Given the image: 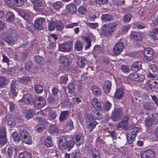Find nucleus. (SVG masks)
Instances as JSON below:
<instances>
[{
    "mask_svg": "<svg viewBox=\"0 0 158 158\" xmlns=\"http://www.w3.org/2000/svg\"><path fill=\"white\" fill-rule=\"evenodd\" d=\"M152 120L154 123L156 124L158 122V114L154 113L152 114Z\"/></svg>",
    "mask_w": 158,
    "mask_h": 158,
    "instance_id": "0e129e2a",
    "label": "nucleus"
},
{
    "mask_svg": "<svg viewBox=\"0 0 158 158\" xmlns=\"http://www.w3.org/2000/svg\"><path fill=\"white\" fill-rule=\"evenodd\" d=\"M111 107V104L110 102L108 101L105 102L103 104V108L104 110H108L110 109Z\"/></svg>",
    "mask_w": 158,
    "mask_h": 158,
    "instance_id": "864d4df0",
    "label": "nucleus"
},
{
    "mask_svg": "<svg viewBox=\"0 0 158 158\" xmlns=\"http://www.w3.org/2000/svg\"><path fill=\"white\" fill-rule=\"evenodd\" d=\"M132 16L131 14H127L124 16L123 19L124 21L129 22L132 18Z\"/></svg>",
    "mask_w": 158,
    "mask_h": 158,
    "instance_id": "4d7b16f0",
    "label": "nucleus"
},
{
    "mask_svg": "<svg viewBox=\"0 0 158 158\" xmlns=\"http://www.w3.org/2000/svg\"><path fill=\"white\" fill-rule=\"evenodd\" d=\"M3 40L8 44L13 45L17 40L16 31L15 30L10 29L3 35Z\"/></svg>",
    "mask_w": 158,
    "mask_h": 158,
    "instance_id": "f03ea898",
    "label": "nucleus"
},
{
    "mask_svg": "<svg viewBox=\"0 0 158 158\" xmlns=\"http://www.w3.org/2000/svg\"><path fill=\"white\" fill-rule=\"evenodd\" d=\"M81 154L78 151H76L71 154V158H80Z\"/></svg>",
    "mask_w": 158,
    "mask_h": 158,
    "instance_id": "bf43d9fd",
    "label": "nucleus"
},
{
    "mask_svg": "<svg viewBox=\"0 0 158 158\" xmlns=\"http://www.w3.org/2000/svg\"><path fill=\"white\" fill-rule=\"evenodd\" d=\"M129 120V117L127 115H125L123 119L121 122L119 123L117 125L118 128L126 127L127 125V122Z\"/></svg>",
    "mask_w": 158,
    "mask_h": 158,
    "instance_id": "aec40b11",
    "label": "nucleus"
},
{
    "mask_svg": "<svg viewBox=\"0 0 158 158\" xmlns=\"http://www.w3.org/2000/svg\"><path fill=\"white\" fill-rule=\"evenodd\" d=\"M136 136L135 135L129 133L127 134V142L129 144L131 143L134 140Z\"/></svg>",
    "mask_w": 158,
    "mask_h": 158,
    "instance_id": "c9c22d12",
    "label": "nucleus"
},
{
    "mask_svg": "<svg viewBox=\"0 0 158 158\" xmlns=\"http://www.w3.org/2000/svg\"><path fill=\"white\" fill-rule=\"evenodd\" d=\"M116 26V23L115 22H111L108 24H104L102 27V31L105 35H108L113 31Z\"/></svg>",
    "mask_w": 158,
    "mask_h": 158,
    "instance_id": "7ed1b4c3",
    "label": "nucleus"
},
{
    "mask_svg": "<svg viewBox=\"0 0 158 158\" xmlns=\"http://www.w3.org/2000/svg\"><path fill=\"white\" fill-rule=\"evenodd\" d=\"M34 104L35 106L38 107L42 108L45 105L46 102L42 97L37 96L35 97Z\"/></svg>",
    "mask_w": 158,
    "mask_h": 158,
    "instance_id": "0eeeda50",
    "label": "nucleus"
},
{
    "mask_svg": "<svg viewBox=\"0 0 158 158\" xmlns=\"http://www.w3.org/2000/svg\"><path fill=\"white\" fill-rule=\"evenodd\" d=\"M86 7L84 6H80L78 9V12L81 14H83L86 12Z\"/></svg>",
    "mask_w": 158,
    "mask_h": 158,
    "instance_id": "6e6d98bb",
    "label": "nucleus"
},
{
    "mask_svg": "<svg viewBox=\"0 0 158 158\" xmlns=\"http://www.w3.org/2000/svg\"><path fill=\"white\" fill-rule=\"evenodd\" d=\"M22 141L28 144H31L32 143V140L31 137L30 135L22 139Z\"/></svg>",
    "mask_w": 158,
    "mask_h": 158,
    "instance_id": "603ef678",
    "label": "nucleus"
},
{
    "mask_svg": "<svg viewBox=\"0 0 158 158\" xmlns=\"http://www.w3.org/2000/svg\"><path fill=\"white\" fill-rule=\"evenodd\" d=\"M5 121L6 123L10 127H13L15 125V122L13 119V116L9 114L7 115L5 118Z\"/></svg>",
    "mask_w": 158,
    "mask_h": 158,
    "instance_id": "f8f14e48",
    "label": "nucleus"
},
{
    "mask_svg": "<svg viewBox=\"0 0 158 158\" xmlns=\"http://www.w3.org/2000/svg\"><path fill=\"white\" fill-rule=\"evenodd\" d=\"M11 138L13 141L16 143H18L20 141V137L19 134L16 132H15L12 133Z\"/></svg>",
    "mask_w": 158,
    "mask_h": 158,
    "instance_id": "2f4dec72",
    "label": "nucleus"
},
{
    "mask_svg": "<svg viewBox=\"0 0 158 158\" xmlns=\"http://www.w3.org/2000/svg\"><path fill=\"white\" fill-rule=\"evenodd\" d=\"M124 94V91L122 87H117L114 95V99L119 100L123 98Z\"/></svg>",
    "mask_w": 158,
    "mask_h": 158,
    "instance_id": "423d86ee",
    "label": "nucleus"
},
{
    "mask_svg": "<svg viewBox=\"0 0 158 158\" xmlns=\"http://www.w3.org/2000/svg\"><path fill=\"white\" fill-rule=\"evenodd\" d=\"M130 36L131 38L134 40L140 41L142 39V36L139 32L133 31L131 33Z\"/></svg>",
    "mask_w": 158,
    "mask_h": 158,
    "instance_id": "5701e85b",
    "label": "nucleus"
},
{
    "mask_svg": "<svg viewBox=\"0 0 158 158\" xmlns=\"http://www.w3.org/2000/svg\"><path fill=\"white\" fill-rule=\"evenodd\" d=\"M45 126L43 124H39L37 125L35 127V131L39 132H41L45 129Z\"/></svg>",
    "mask_w": 158,
    "mask_h": 158,
    "instance_id": "a19ab883",
    "label": "nucleus"
},
{
    "mask_svg": "<svg viewBox=\"0 0 158 158\" xmlns=\"http://www.w3.org/2000/svg\"><path fill=\"white\" fill-rule=\"evenodd\" d=\"M34 89L37 93L40 94L42 92L43 88L41 85H37L35 86Z\"/></svg>",
    "mask_w": 158,
    "mask_h": 158,
    "instance_id": "5fc2aeb1",
    "label": "nucleus"
},
{
    "mask_svg": "<svg viewBox=\"0 0 158 158\" xmlns=\"http://www.w3.org/2000/svg\"><path fill=\"white\" fill-rule=\"evenodd\" d=\"M30 81L29 78L27 77H23L18 79V81L22 84H26Z\"/></svg>",
    "mask_w": 158,
    "mask_h": 158,
    "instance_id": "a18cd8bd",
    "label": "nucleus"
},
{
    "mask_svg": "<svg viewBox=\"0 0 158 158\" xmlns=\"http://www.w3.org/2000/svg\"><path fill=\"white\" fill-rule=\"evenodd\" d=\"M32 100V97L30 94H26L23 97V101L26 104L30 103L31 102Z\"/></svg>",
    "mask_w": 158,
    "mask_h": 158,
    "instance_id": "393cba45",
    "label": "nucleus"
},
{
    "mask_svg": "<svg viewBox=\"0 0 158 158\" xmlns=\"http://www.w3.org/2000/svg\"><path fill=\"white\" fill-rule=\"evenodd\" d=\"M139 131V128L137 127H135L132 128L131 131L129 133L132 134L133 135H135L136 136V134Z\"/></svg>",
    "mask_w": 158,
    "mask_h": 158,
    "instance_id": "13d9d810",
    "label": "nucleus"
},
{
    "mask_svg": "<svg viewBox=\"0 0 158 158\" xmlns=\"http://www.w3.org/2000/svg\"><path fill=\"white\" fill-rule=\"evenodd\" d=\"M143 107L146 110L151 111L154 109L152 104L150 103H145L143 104Z\"/></svg>",
    "mask_w": 158,
    "mask_h": 158,
    "instance_id": "c756f323",
    "label": "nucleus"
},
{
    "mask_svg": "<svg viewBox=\"0 0 158 158\" xmlns=\"http://www.w3.org/2000/svg\"><path fill=\"white\" fill-rule=\"evenodd\" d=\"M91 114L94 118L99 119L101 118V116L100 113L96 110H93L91 112Z\"/></svg>",
    "mask_w": 158,
    "mask_h": 158,
    "instance_id": "ea45409f",
    "label": "nucleus"
},
{
    "mask_svg": "<svg viewBox=\"0 0 158 158\" xmlns=\"http://www.w3.org/2000/svg\"><path fill=\"white\" fill-rule=\"evenodd\" d=\"M25 28L30 31H31L33 29L34 26L31 20L26 22L25 24Z\"/></svg>",
    "mask_w": 158,
    "mask_h": 158,
    "instance_id": "473e14b6",
    "label": "nucleus"
},
{
    "mask_svg": "<svg viewBox=\"0 0 158 158\" xmlns=\"http://www.w3.org/2000/svg\"><path fill=\"white\" fill-rule=\"evenodd\" d=\"M56 27L58 30H62L64 27V25L59 20L56 21Z\"/></svg>",
    "mask_w": 158,
    "mask_h": 158,
    "instance_id": "de8ad7c7",
    "label": "nucleus"
},
{
    "mask_svg": "<svg viewBox=\"0 0 158 158\" xmlns=\"http://www.w3.org/2000/svg\"><path fill=\"white\" fill-rule=\"evenodd\" d=\"M35 60L37 63L41 65L44 64V59L41 56H36Z\"/></svg>",
    "mask_w": 158,
    "mask_h": 158,
    "instance_id": "3c124183",
    "label": "nucleus"
},
{
    "mask_svg": "<svg viewBox=\"0 0 158 158\" xmlns=\"http://www.w3.org/2000/svg\"><path fill=\"white\" fill-rule=\"evenodd\" d=\"M124 47L123 44L120 42L117 43L113 48V53L116 55L119 54L122 51Z\"/></svg>",
    "mask_w": 158,
    "mask_h": 158,
    "instance_id": "9d476101",
    "label": "nucleus"
},
{
    "mask_svg": "<svg viewBox=\"0 0 158 158\" xmlns=\"http://www.w3.org/2000/svg\"><path fill=\"white\" fill-rule=\"evenodd\" d=\"M20 158H32V155L29 152H21L19 154Z\"/></svg>",
    "mask_w": 158,
    "mask_h": 158,
    "instance_id": "c85d7f7f",
    "label": "nucleus"
},
{
    "mask_svg": "<svg viewBox=\"0 0 158 158\" xmlns=\"http://www.w3.org/2000/svg\"><path fill=\"white\" fill-rule=\"evenodd\" d=\"M144 55L147 60H151L153 59V51L150 48H147L144 50Z\"/></svg>",
    "mask_w": 158,
    "mask_h": 158,
    "instance_id": "4468645a",
    "label": "nucleus"
},
{
    "mask_svg": "<svg viewBox=\"0 0 158 158\" xmlns=\"http://www.w3.org/2000/svg\"><path fill=\"white\" fill-rule=\"evenodd\" d=\"M121 69L122 71L125 73H128L130 70L129 67L127 65H123Z\"/></svg>",
    "mask_w": 158,
    "mask_h": 158,
    "instance_id": "e2e57ef3",
    "label": "nucleus"
},
{
    "mask_svg": "<svg viewBox=\"0 0 158 158\" xmlns=\"http://www.w3.org/2000/svg\"><path fill=\"white\" fill-rule=\"evenodd\" d=\"M87 150L93 158H100L98 152L94 148H89Z\"/></svg>",
    "mask_w": 158,
    "mask_h": 158,
    "instance_id": "4be33fe9",
    "label": "nucleus"
},
{
    "mask_svg": "<svg viewBox=\"0 0 158 158\" xmlns=\"http://www.w3.org/2000/svg\"><path fill=\"white\" fill-rule=\"evenodd\" d=\"M142 63L141 61L135 62L131 66L132 69L135 71H137L141 67Z\"/></svg>",
    "mask_w": 158,
    "mask_h": 158,
    "instance_id": "a878e982",
    "label": "nucleus"
},
{
    "mask_svg": "<svg viewBox=\"0 0 158 158\" xmlns=\"http://www.w3.org/2000/svg\"><path fill=\"white\" fill-rule=\"evenodd\" d=\"M91 103L94 107L96 109L99 110H102V107L100 103L96 99H92Z\"/></svg>",
    "mask_w": 158,
    "mask_h": 158,
    "instance_id": "f3484780",
    "label": "nucleus"
},
{
    "mask_svg": "<svg viewBox=\"0 0 158 158\" xmlns=\"http://www.w3.org/2000/svg\"><path fill=\"white\" fill-rule=\"evenodd\" d=\"M62 6V3L60 1H58L55 2L53 4V7L56 9H60Z\"/></svg>",
    "mask_w": 158,
    "mask_h": 158,
    "instance_id": "680f3d73",
    "label": "nucleus"
},
{
    "mask_svg": "<svg viewBox=\"0 0 158 158\" xmlns=\"http://www.w3.org/2000/svg\"><path fill=\"white\" fill-rule=\"evenodd\" d=\"M145 123L146 125L148 127H150L154 123L152 118L150 117H148L146 118Z\"/></svg>",
    "mask_w": 158,
    "mask_h": 158,
    "instance_id": "37998d69",
    "label": "nucleus"
},
{
    "mask_svg": "<svg viewBox=\"0 0 158 158\" xmlns=\"http://www.w3.org/2000/svg\"><path fill=\"white\" fill-rule=\"evenodd\" d=\"M92 91L93 93L95 95L99 96L101 94L100 89L97 86H93L92 88Z\"/></svg>",
    "mask_w": 158,
    "mask_h": 158,
    "instance_id": "79ce46f5",
    "label": "nucleus"
},
{
    "mask_svg": "<svg viewBox=\"0 0 158 158\" xmlns=\"http://www.w3.org/2000/svg\"><path fill=\"white\" fill-rule=\"evenodd\" d=\"M69 113L68 111H64L62 112L60 115V121L62 122L66 120L69 117Z\"/></svg>",
    "mask_w": 158,
    "mask_h": 158,
    "instance_id": "b1692460",
    "label": "nucleus"
},
{
    "mask_svg": "<svg viewBox=\"0 0 158 158\" xmlns=\"http://www.w3.org/2000/svg\"><path fill=\"white\" fill-rule=\"evenodd\" d=\"M48 113L49 115L53 119L55 118L56 116V113L52 110H49Z\"/></svg>",
    "mask_w": 158,
    "mask_h": 158,
    "instance_id": "774afa93",
    "label": "nucleus"
},
{
    "mask_svg": "<svg viewBox=\"0 0 158 158\" xmlns=\"http://www.w3.org/2000/svg\"><path fill=\"white\" fill-rule=\"evenodd\" d=\"M45 145L48 147H51L53 145L52 142L50 137H48L46 138L45 140Z\"/></svg>",
    "mask_w": 158,
    "mask_h": 158,
    "instance_id": "49530a36",
    "label": "nucleus"
},
{
    "mask_svg": "<svg viewBox=\"0 0 158 158\" xmlns=\"http://www.w3.org/2000/svg\"><path fill=\"white\" fill-rule=\"evenodd\" d=\"M33 4L34 9L37 11H40L44 5L43 3L40 0H35Z\"/></svg>",
    "mask_w": 158,
    "mask_h": 158,
    "instance_id": "a211bd4d",
    "label": "nucleus"
},
{
    "mask_svg": "<svg viewBox=\"0 0 158 158\" xmlns=\"http://www.w3.org/2000/svg\"><path fill=\"white\" fill-rule=\"evenodd\" d=\"M72 140L67 141L65 137H61L59 143V148L61 150L68 149V151H69L73 147L75 144L80 146L84 142L83 135L79 133L74 135L73 137Z\"/></svg>",
    "mask_w": 158,
    "mask_h": 158,
    "instance_id": "f257e3e1",
    "label": "nucleus"
},
{
    "mask_svg": "<svg viewBox=\"0 0 158 158\" xmlns=\"http://www.w3.org/2000/svg\"><path fill=\"white\" fill-rule=\"evenodd\" d=\"M82 39H83V40L85 41L86 43L87 44L85 47L86 49L89 48L91 46V42L89 38L88 37L85 36L83 37Z\"/></svg>",
    "mask_w": 158,
    "mask_h": 158,
    "instance_id": "8fccbe9b",
    "label": "nucleus"
},
{
    "mask_svg": "<svg viewBox=\"0 0 158 158\" xmlns=\"http://www.w3.org/2000/svg\"><path fill=\"white\" fill-rule=\"evenodd\" d=\"M45 21L44 19L40 17L37 18L35 19V26L39 30H42L43 29L42 25Z\"/></svg>",
    "mask_w": 158,
    "mask_h": 158,
    "instance_id": "2eb2a0df",
    "label": "nucleus"
},
{
    "mask_svg": "<svg viewBox=\"0 0 158 158\" xmlns=\"http://www.w3.org/2000/svg\"><path fill=\"white\" fill-rule=\"evenodd\" d=\"M56 21H52L49 23L48 28L49 30L52 31L54 30L56 27Z\"/></svg>",
    "mask_w": 158,
    "mask_h": 158,
    "instance_id": "09e8293b",
    "label": "nucleus"
},
{
    "mask_svg": "<svg viewBox=\"0 0 158 158\" xmlns=\"http://www.w3.org/2000/svg\"><path fill=\"white\" fill-rule=\"evenodd\" d=\"M66 9L71 14H75L77 11V8L76 6L72 3L67 5L66 7Z\"/></svg>",
    "mask_w": 158,
    "mask_h": 158,
    "instance_id": "412c9836",
    "label": "nucleus"
},
{
    "mask_svg": "<svg viewBox=\"0 0 158 158\" xmlns=\"http://www.w3.org/2000/svg\"><path fill=\"white\" fill-rule=\"evenodd\" d=\"M74 48L77 51H81L83 48V44L79 41H77L75 43Z\"/></svg>",
    "mask_w": 158,
    "mask_h": 158,
    "instance_id": "58836bf2",
    "label": "nucleus"
},
{
    "mask_svg": "<svg viewBox=\"0 0 158 158\" xmlns=\"http://www.w3.org/2000/svg\"><path fill=\"white\" fill-rule=\"evenodd\" d=\"M6 80L3 77H0V86H3L6 84Z\"/></svg>",
    "mask_w": 158,
    "mask_h": 158,
    "instance_id": "338daca9",
    "label": "nucleus"
},
{
    "mask_svg": "<svg viewBox=\"0 0 158 158\" xmlns=\"http://www.w3.org/2000/svg\"><path fill=\"white\" fill-rule=\"evenodd\" d=\"M60 61L61 64H62L64 68L67 70L70 69V62L71 60L67 57L65 56H62L60 57Z\"/></svg>",
    "mask_w": 158,
    "mask_h": 158,
    "instance_id": "20e7f679",
    "label": "nucleus"
},
{
    "mask_svg": "<svg viewBox=\"0 0 158 158\" xmlns=\"http://www.w3.org/2000/svg\"><path fill=\"white\" fill-rule=\"evenodd\" d=\"M102 19L104 21H108L112 20L114 19V17L111 15L109 14H103L101 17Z\"/></svg>",
    "mask_w": 158,
    "mask_h": 158,
    "instance_id": "4c0bfd02",
    "label": "nucleus"
},
{
    "mask_svg": "<svg viewBox=\"0 0 158 158\" xmlns=\"http://www.w3.org/2000/svg\"><path fill=\"white\" fill-rule=\"evenodd\" d=\"M77 59L78 65L80 67H85L87 64V61L84 57L79 56L77 57Z\"/></svg>",
    "mask_w": 158,
    "mask_h": 158,
    "instance_id": "dca6fc26",
    "label": "nucleus"
},
{
    "mask_svg": "<svg viewBox=\"0 0 158 158\" xmlns=\"http://www.w3.org/2000/svg\"><path fill=\"white\" fill-rule=\"evenodd\" d=\"M6 20L10 22H13L15 19L14 15L11 12H8L6 15Z\"/></svg>",
    "mask_w": 158,
    "mask_h": 158,
    "instance_id": "e433bc0d",
    "label": "nucleus"
},
{
    "mask_svg": "<svg viewBox=\"0 0 158 158\" xmlns=\"http://www.w3.org/2000/svg\"><path fill=\"white\" fill-rule=\"evenodd\" d=\"M149 86L152 89H154L158 85V79L155 80L152 79L149 82Z\"/></svg>",
    "mask_w": 158,
    "mask_h": 158,
    "instance_id": "7c9ffc66",
    "label": "nucleus"
},
{
    "mask_svg": "<svg viewBox=\"0 0 158 158\" xmlns=\"http://www.w3.org/2000/svg\"><path fill=\"white\" fill-rule=\"evenodd\" d=\"M97 124V123L93 119L90 120L89 123L87 125V127L89 129V131L90 132L92 131L93 129L95 127Z\"/></svg>",
    "mask_w": 158,
    "mask_h": 158,
    "instance_id": "bb28decb",
    "label": "nucleus"
},
{
    "mask_svg": "<svg viewBox=\"0 0 158 158\" xmlns=\"http://www.w3.org/2000/svg\"><path fill=\"white\" fill-rule=\"evenodd\" d=\"M73 128V122L71 120H68L66 122V128L67 130L70 131Z\"/></svg>",
    "mask_w": 158,
    "mask_h": 158,
    "instance_id": "c03bdc74",
    "label": "nucleus"
},
{
    "mask_svg": "<svg viewBox=\"0 0 158 158\" xmlns=\"http://www.w3.org/2000/svg\"><path fill=\"white\" fill-rule=\"evenodd\" d=\"M123 111L121 108H115L112 112L111 118L114 121H116L118 119L120 115L123 113Z\"/></svg>",
    "mask_w": 158,
    "mask_h": 158,
    "instance_id": "6e6552de",
    "label": "nucleus"
},
{
    "mask_svg": "<svg viewBox=\"0 0 158 158\" xmlns=\"http://www.w3.org/2000/svg\"><path fill=\"white\" fill-rule=\"evenodd\" d=\"M74 85L72 83H70L69 85L68 90L69 93L70 94H67L68 97H71L73 95V91L74 90Z\"/></svg>",
    "mask_w": 158,
    "mask_h": 158,
    "instance_id": "cd10ccee",
    "label": "nucleus"
},
{
    "mask_svg": "<svg viewBox=\"0 0 158 158\" xmlns=\"http://www.w3.org/2000/svg\"><path fill=\"white\" fill-rule=\"evenodd\" d=\"M72 48V45L69 43L60 44L59 45V49L62 52H69Z\"/></svg>",
    "mask_w": 158,
    "mask_h": 158,
    "instance_id": "1a4fd4ad",
    "label": "nucleus"
},
{
    "mask_svg": "<svg viewBox=\"0 0 158 158\" xmlns=\"http://www.w3.org/2000/svg\"><path fill=\"white\" fill-rule=\"evenodd\" d=\"M128 78L130 80L133 81H139L142 82L145 79V77L143 75H139L136 73H135L130 74L128 76Z\"/></svg>",
    "mask_w": 158,
    "mask_h": 158,
    "instance_id": "39448f33",
    "label": "nucleus"
},
{
    "mask_svg": "<svg viewBox=\"0 0 158 158\" xmlns=\"http://www.w3.org/2000/svg\"><path fill=\"white\" fill-rule=\"evenodd\" d=\"M20 134L22 139L29 135L26 131L24 129H23L20 131Z\"/></svg>",
    "mask_w": 158,
    "mask_h": 158,
    "instance_id": "052dcab7",
    "label": "nucleus"
},
{
    "mask_svg": "<svg viewBox=\"0 0 158 158\" xmlns=\"http://www.w3.org/2000/svg\"><path fill=\"white\" fill-rule=\"evenodd\" d=\"M141 158H155L154 153L151 150H148L141 153Z\"/></svg>",
    "mask_w": 158,
    "mask_h": 158,
    "instance_id": "ddd939ff",
    "label": "nucleus"
},
{
    "mask_svg": "<svg viewBox=\"0 0 158 158\" xmlns=\"http://www.w3.org/2000/svg\"><path fill=\"white\" fill-rule=\"evenodd\" d=\"M68 81V77L66 75L60 77V82L63 84L66 83Z\"/></svg>",
    "mask_w": 158,
    "mask_h": 158,
    "instance_id": "69168bd1",
    "label": "nucleus"
},
{
    "mask_svg": "<svg viewBox=\"0 0 158 158\" xmlns=\"http://www.w3.org/2000/svg\"><path fill=\"white\" fill-rule=\"evenodd\" d=\"M50 132L52 134L56 135L58 133V130L56 126L52 125L49 127Z\"/></svg>",
    "mask_w": 158,
    "mask_h": 158,
    "instance_id": "f704fd0d",
    "label": "nucleus"
},
{
    "mask_svg": "<svg viewBox=\"0 0 158 158\" xmlns=\"http://www.w3.org/2000/svg\"><path fill=\"white\" fill-rule=\"evenodd\" d=\"M22 113L26 118L28 119L33 117L36 114V111L34 109H31L24 110L23 111Z\"/></svg>",
    "mask_w": 158,
    "mask_h": 158,
    "instance_id": "9b49d317",
    "label": "nucleus"
},
{
    "mask_svg": "<svg viewBox=\"0 0 158 158\" xmlns=\"http://www.w3.org/2000/svg\"><path fill=\"white\" fill-rule=\"evenodd\" d=\"M111 86V82L109 81H106L104 83L103 89L106 93L110 92Z\"/></svg>",
    "mask_w": 158,
    "mask_h": 158,
    "instance_id": "6ab92c4d",
    "label": "nucleus"
},
{
    "mask_svg": "<svg viewBox=\"0 0 158 158\" xmlns=\"http://www.w3.org/2000/svg\"><path fill=\"white\" fill-rule=\"evenodd\" d=\"M20 14L21 16L27 21L31 20L29 14L27 12L22 11L21 12Z\"/></svg>",
    "mask_w": 158,
    "mask_h": 158,
    "instance_id": "72a5a7b5",
    "label": "nucleus"
}]
</instances>
